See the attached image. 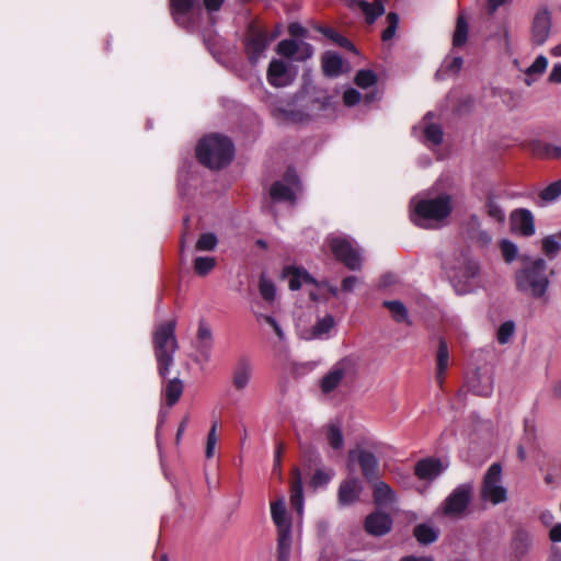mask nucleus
I'll list each match as a JSON object with an SVG mask.
<instances>
[{"label": "nucleus", "instance_id": "obj_1", "mask_svg": "<svg viewBox=\"0 0 561 561\" xmlns=\"http://www.w3.org/2000/svg\"><path fill=\"white\" fill-rule=\"evenodd\" d=\"M176 320L171 319L156 325L152 333L153 355L160 378L165 379L174 364V355L179 350L175 336Z\"/></svg>", "mask_w": 561, "mask_h": 561}, {"label": "nucleus", "instance_id": "obj_2", "mask_svg": "<svg viewBox=\"0 0 561 561\" xmlns=\"http://www.w3.org/2000/svg\"><path fill=\"white\" fill-rule=\"evenodd\" d=\"M233 157L234 146L226 136L210 134L202 138L196 146L197 161L210 170L227 167Z\"/></svg>", "mask_w": 561, "mask_h": 561}, {"label": "nucleus", "instance_id": "obj_3", "mask_svg": "<svg viewBox=\"0 0 561 561\" xmlns=\"http://www.w3.org/2000/svg\"><path fill=\"white\" fill-rule=\"evenodd\" d=\"M547 268L548 266L543 259L529 260L515 274L517 290L535 299L545 297L550 284Z\"/></svg>", "mask_w": 561, "mask_h": 561}, {"label": "nucleus", "instance_id": "obj_4", "mask_svg": "<svg viewBox=\"0 0 561 561\" xmlns=\"http://www.w3.org/2000/svg\"><path fill=\"white\" fill-rule=\"evenodd\" d=\"M271 516L277 528V561H289L291 551V519L283 500L271 503Z\"/></svg>", "mask_w": 561, "mask_h": 561}, {"label": "nucleus", "instance_id": "obj_5", "mask_svg": "<svg viewBox=\"0 0 561 561\" xmlns=\"http://www.w3.org/2000/svg\"><path fill=\"white\" fill-rule=\"evenodd\" d=\"M451 209V197L447 194L431 199H421L414 207L413 220L417 226L427 228L426 220H444L450 215Z\"/></svg>", "mask_w": 561, "mask_h": 561}, {"label": "nucleus", "instance_id": "obj_6", "mask_svg": "<svg viewBox=\"0 0 561 561\" xmlns=\"http://www.w3.org/2000/svg\"><path fill=\"white\" fill-rule=\"evenodd\" d=\"M442 267L450 280H469L478 275V264L463 251H454L442 261Z\"/></svg>", "mask_w": 561, "mask_h": 561}, {"label": "nucleus", "instance_id": "obj_7", "mask_svg": "<svg viewBox=\"0 0 561 561\" xmlns=\"http://www.w3.org/2000/svg\"><path fill=\"white\" fill-rule=\"evenodd\" d=\"M270 45L266 30L255 21L248 24L243 38V48L248 61L256 65Z\"/></svg>", "mask_w": 561, "mask_h": 561}, {"label": "nucleus", "instance_id": "obj_8", "mask_svg": "<svg viewBox=\"0 0 561 561\" xmlns=\"http://www.w3.org/2000/svg\"><path fill=\"white\" fill-rule=\"evenodd\" d=\"M329 247L334 257L351 271L362 268V259L358 250L352 242L342 237L329 239Z\"/></svg>", "mask_w": 561, "mask_h": 561}, {"label": "nucleus", "instance_id": "obj_9", "mask_svg": "<svg viewBox=\"0 0 561 561\" xmlns=\"http://www.w3.org/2000/svg\"><path fill=\"white\" fill-rule=\"evenodd\" d=\"M347 459L348 466L353 462L358 465L363 478L368 483H373L380 478L379 460L374 453L354 448L348 450Z\"/></svg>", "mask_w": 561, "mask_h": 561}, {"label": "nucleus", "instance_id": "obj_10", "mask_svg": "<svg viewBox=\"0 0 561 561\" xmlns=\"http://www.w3.org/2000/svg\"><path fill=\"white\" fill-rule=\"evenodd\" d=\"M472 494L469 483L460 484L446 497L443 504V513L446 516H460L467 510Z\"/></svg>", "mask_w": 561, "mask_h": 561}, {"label": "nucleus", "instance_id": "obj_11", "mask_svg": "<svg viewBox=\"0 0 561 561\" xmlns=\"http://www.w3.org/2000/svg\"><path fill=\"white\" fill-rule=\"evenodd\" d=\"M353 371L354 362L348 357L342 358L322 377L320 381L321 391L325 394L331 393L341 385L342 380Z\"/></svg>", "mask_w": 561, "mask_h": 561}, {"label": "nucleus", "instance_id": "obj_12", "mask_svg": "<svg viewBox=\"0 0 561 561\" xmlns=\"http://www.w3.org/2000/svg\"><path fill=\"white\" fill-rule=\"evenodd\" d=\"M364 486L357 477H347L342 480L336 493L337 505L348 507L359 502Z\"/></svg>", "mask_w": 561, "mask_h": 561}, {"label": "nucleus", "instance_id": "obj_13", "mask_svg": "<svg viewBox=\"0 0 561 561\" xmlns=\"http://www.w3.org/2000/svg\"><path fill=\"white\" fill-rule=\"evenodd\" d=\"M551 31V13L547 8L536 12L530 27V42L534 46H542Z\"/></svg>", "mask_w": 561, "mask_h": 561}, {"label": "nucleus", "instance_id": "obj_14", "mask_svg": "<svg viewBox=\"0 0 561 561\" xmlns=\"http://www.w3.org/2000/svg\"><path fill=\"white\" fill-rule=\"evenodd\" d=\"M392 518L389 514L381 511L369 513L364 520V530L374 537H382L391 531Z\"/></svg>", "mask_w": 561, "mask_h": 561}, {"label": "nucleus", "instance_id": "obj_15", "mask_svg": "<svg viewBox=\"0 0 561 561\" xmlns=\"http://www.w3.org/2000/svg\"><path fill=\"white\" fill-rule=\"evenodd\" d=\"M213 346H214L213 331H211L209 324L204 319H201L198 321V328H197V332H196L195 348L197 351L198 356L204 362L209 360Z\"/></svg>", "mask_w": 561, "mask_h": 561}, {"label": "nucleus", "instance_id": "obj_16", "mask_svg": "<svg viewBox=\"0 0 561 561\" xmlns=\"http://www.w3.org/2000/svg\"><path fill=\"white\" fill-rule=\"evenodd\" d=\"M511 226L524 237H531L536 231L534 215L526 208L515 209L511 214Z\"/></svg>", "mask_w": 561, "mask_h": 561}, {"label": "nucleus", "instance_id": "obj_17", "mask_svg": "<svg viewBox=\"0 0 561 561\" xmlns=\"http://www.w3.org/2000/svg\"><path fill=\"white\" fill-rule=\"evenodd\" d=\"M282 278L288 279V287L290 290L300 289L302 283L310 285H319V280H317L311 274H309L304 267L288 265L285 266L282 271Z\"/></svg>", "mask_w": 561, "mask_h": 561}, {"label": "nucleus", "instance_id": "obj_18", "mask_svg": "<svg viewBox=\"0 0 561 561\" xmlns=\"http://www.w3.org/2000/svg\"><path fill=\"white\" fill-rule=\"evenodd\" d=\"M444 466L440 459L427 457L419 460L414 466V474L423 481L435 480L443 471Z\"/></svg>", "mask_w": 561, "mask_h": 561}, {"label": "nucleus", "instance_id": "obj_19", "mask_svg": "<svg viewBox=\"0 0 561 561\" xmlns=\"http://www.w3.org/2000/svg\"><path fill=\"white\" fill-rule=\"evenodd\" d=\"M526 150L538 159L556 160L561 158V146L552 145L539 139L529 141L526 145Z\"/></svg>", "mask_w": 561, "mask_h": 561}, {"label": "nucleus", "instance_id": "obj_20", "mask_svg": "<svg viewBox=\"0 0 561 561\" xmlns=\"http://www.w3.org/2000/svg\"><path fill=\"white\" fill-rule=\"evenodd\" d=\"M533 546L531 534L519 527L514 530L511 541L512 554L516 560H522L530 550Z\"/></svg>", "mask_w": 561, "mask_h": 561}, {"label": "nucleus", "instance_id": "obj_21", "mask_svg": "<svg viewBox=\"0 0 561 561\" xmlns=\"http://www.w3.org/2000/svg\"><path fill=\"white\" fill-rule=\"evenodd\" d=\"M370 484L373 488V501L376 507L386 508L397 502L396 492L380 478Z\"/></svg>", "mask_w": 561, "mask_h": 561}, {"label": "nucleus", "instance_id": "obj_22", "mask_svg": "<svg viewBox=\"0 0 561 561\" xmlns=\"http://www.w3.org/2000/svg\"><path fill=\"white\" fill-rule=\"evenodd\" d=\"M267 81L276 88L286 87L290 83L287 65L280 59H273L267 68Z\"/></svg>", "mask_w": 561, "mask_h": 561}, {"label": "nucleus", "instance_id": "obj_23", "mask_svg": "<svg viewBox=\"0 0 561 561\" xmlns=\"http://www.w3.org/2000/svg\"><path fill=\"white\" fill-rule=\"evenodd\" d=\"M347 7L350 9L359 8L365 14L367 24L375 23L386 12L382 0H375L374 3H369L366 0H350Z\"/></svg>", "mask_w": 561, "mask_h": 561}, {"label": "nucleus", "instance_id": "obj_24", "mask_svg": "<svg viewBox=\"0 0 561 561\" xmlns=\"http://www.w3.org/2000/svg\"><path fill=\"white\" fill-rule=\"evenodd\" d=\"M161 393L164 399V404L168 408L174 407L181 399L184 390L183 381L175 377L172 379H163Z\"/></svg>", "mask_w": 561, "mask_h": 561}, {"label": "nucleus", "instance_id": "obj_25", "mask_svg": "<svg viewBox=\"0 0 561 561\" xmlns=\"http://www.w3.org/2000/svg\"><path fill=\"white\" fill-rule=\"evenodd\" d=\"M290 505L298 513L301 514L304 510V490L302 479L299 468L291 470L290 477Z\"/></svg>", "mask_w": 561, "mask_h": 561}, {"label": "nucleus", "instance_id": "obj_26", "mask_svg": "<svg viewBox=\"0 0 561 561\" xmlns=\"http://www.w3.org/2000/svg\"><path fill=\"white\" fill-rule=\"evenodd\" d=\"M196 0H169L171 15L174 22L182 27L190 25L187 14L194 8Z\"/></svg>", "mask_w": 561, "mask_h": 561}, {"label": "nucleus", "instance_id": "obj_27", "mask_svg": "<svg viewBox=\"0 0 561 561\" xmlns=\"http://www.w3.org/2000/svg\"><path fill=\"white\" fill-rule=\"evenodd\" d=\"M252 366L247 357H241L236 363L232 370V385L237 390H243L251 378Z\"/></svg>", "mask_w": 561, "mask_h": 561}, {"label": "nucleus", "instance_id": "obj_28", "mask_svg": "<svg viewBox=\"0 0 561 561\" xmlns=\"http://www.w3.org/2000/svg\"><path fill=\"white\" fill-rule=\"evenodd\" d=\"M343 59L332 51H327L321 58L322 72L328 78H336L342 73Z\"/></svg>", "mask_w": 561, "mask_h": 561}, {"label": "nucleus", "instance_id": "obj_29", "mask_svg": "<svg viewBox=\"0 0 561 561\" xmlns=\"http://www.w3.org/2000/svg\"><path fill=\"white\" fill-rule=\"evenodd\" d=\"M449 365V350L447 342L444 337L438 340V350L436 354V379L439 386H442L445 373Z\"/></svg>", "mask_w": 561, "mask_h": 561}, {"label": "nucleus", "instance_id": "obj_30", "mask_svg": "<svg viewBox=\"0 0 561 561\" xmlns=\"http://www.w3.org/2000/svg\"><path fill=\"white\" fill-rule=\"evenodd\" d=\"M316 30L321 33L324 37L336 44L337 46L345 48L348 51L356 53L355 45L345 36L336 32L334 28L329 26L319 25Z\"/></svg>", "mask_w": 561, "mask_h": 561}, {"label": "nucleus", "instance_id": "obj_31", "mask_svg": "<svg viewBox=\"0 0 561 561\" xmlns=\"http://www.w3.org/2000/svg\"><path fill=\"white\" fill-rule=\"evenodd\" d=\"M481 497L496 505L507 500V491L501 484L482 485Z\"/></svg>", "mask_w": 561, "mask_h": 561}, {"label": "nucleus", "instance_id": "obj_32", "mask_svg": "<svg viewBox=\"0 0 561 561\" xmlns=\"http://www.w3.org/2000/svg\"><path fill=\"white\" fill-rule=\"evenodd\" d=\"M413 536L420 545L427 546L438 539L439 533L428 524H419L413 529Z\"/></svg>", "mask_w": 561, "mask_h": 561}, {"label": "nucleus", "instance_id": "obj_33", "mask_svg": "<svg viewBox=\"0 0 561 561\" xmlns=\"http://www.w3.org/2000/svg\"><path fill=\"white\" fill-rule=\"evenodd\" d=\"M468 388L473 394L480 397H490L493 392V386L490 378L486 377L483 380L478 374L468 381Z\"/></svg>", "mask_w": 561, "mask_h": 561}, {"label": "nucleus", "instance_id": "obj_34", "mask_svg": "<svg viewBox=\"0 0 561 561\" xmlns=\"http://www.w3.org/2000/svg\"><path fill=\"white\" fill-rule=\"evenodd\" d=\"M382 306L391 313L392 319L398 323L411 324L405 306L399 300H385Z\"/></svg>", "mask_w": 561, "mask_h": 561}, {"label": "nucleus", "instance_id": "obj_35", "mask_svg": "<svg viewBox=\"0 0 561 561\" xmlns=\"http://www.w3.org/2000/svg\"><path fill=\"white\" fill-rule=\"evenodd\" d=\"M468 31L469 26L466 18L462 14L458 15L456 21V28L453 36L454 47H461L467 43Z\"/></svg>", "mask_w": 561, "mask_h": 561}, {"label": "nucleus", "instance_id": "obj_36", "mask_svg": "<svg viewBox=\"0 0 561 561\" xmlns=\"http://www.w3.org/2000/svg\"><path fill=\"white\" fill-rule=\"evenodd\" d=\"M270 195L274 201H286L294 202L295 193L291 187L285 185L280 181H276L272 184Z\"/></svg>", "mask_w": 561, "mask_h": 561}, {"label": "nucleus", "instance_id": "obj_37", "mask_svg": "<svg viewBox=\"0 0 561 561\" xmlns=\"http://www.w3.org/2000/svg\"><path fill=\"white\" fill-rule=\"evenodd\" d=\"M333 477H334L333 469H329V470L317 469L314 471L313 476L311 477L309 484L311 488L317 490L319 488H323V486L328 485Z\"/></svg>", "mask_w": 561, "mask_h": 561}, {"label": "nucleus", "instance_id": "obj_38", "mask_svg": "<svg viewBox=\"0 0 561 561\" xmlns=\"http://www.w3.org/2000/svg\"><path fill=\"white\" fill-rule=\"evenodd\" d=\"M377 82L376 73L370 69L358 70L354 78V83L362 88L367 89L375 85Z\"/></svg>", "mask_w": 561, "mask_h": 561}, {"label": "nucleus", "instance_id": "obj_39", "mask_svg": "<svg viewBox=\"0 0 561 561\" xmlns=\"http://www.w3.org/2000/svg\"><path fill=\"white\" fill-rule=\"evenodd\" d=\"M561 196V179L550 183L539 193V198L545 203H552Z\"/></svg>", "mask_w": 561, "mask_h": 561}, {"label": "nucleus", "instance_id": "obj_40", "mask_svg": "<svg viewBox=\"0 0 561 561\" xmlns=\"http://www.w3.org/2000/svg\"><path fill=\"white\" fill-rule=\"evenodd\" d=\"M216 266V259L211 256H197L194 260V271L198 276H206Z\"/></svg>", "mask_w": 561, "mask_h": 561}, {"label": "nucleus", "instance_id": "obj_41", "mask_svg": "<svg viewBox=\"0 0 561 561\" xmlns=\"http://www.w3.org/2000/svg\"><path fill=\"white\" fill-rule=\"evenodd\" d=\"M327 439L329 442V445L335 449L339 450L344 445V437L342 434L341 428L335 424H330L327 430Z\"/></svg>", "mask_w": 561, "mask_h": 561}, {"label": "nucleus", "instance_id": "obj_42", "mask_svg": "<svg viewBox=\"0 0 561 561\" xmlns=\"http://www.w3.org/2000/svg\"><path fill=\"white\" fill-rule=\"evenodd\" d=\"M334 318L331 314H327L323 318L319 319L312 328V335L314 337H321L323 334H327L334 327Z\"/></svg>", "mask_w": 561, "mask_h": 561}, {"label": "nucleus", "instance_id": "obj_43", "mask_svg": "<svg viewBox=\"0 0 561 561\" xmlns=\"http://www.w3.org/2000/svg\"><path fill=\"white\" fill-rule=\"evenodd\" d=\"M218 243V239L215 233L206 232L202 233L196 241L195 249L197 251H213Z\"/></svg>", "mask_w": 561, "mask_h": 561}, {"label": "nucleus", "instance_id": "obj_44", "mask_svg": "<svg viewBox=\"0 0 561 561\" xmlns=\"http://www.w3.org/2000/svg\"><path fill=\"white\" fill-rule=\"evenodd\" d=\"M542 252L549 259L552 260L561 250V244L556 240L554 236H547L541 241Z\"/></svg>", "mask_w": 561, "mask_h": 561}, {"label": "nucleus", "instance_id": "obj_45", "mask_svg": "<svg viewBox=\"0 0 561 561\" xmlns=\"http://www.w3.org/2000/svg\"><path fill=\"white\" fill-rule=\"evenodd\" d=\"M388 26L381 33V39L388 42L393 38L399 25V15L396 12H389L387 15Z\"/></svg>", "mask_w": 561, "mask_h": 561}, {"label": "nucleus", "instance_id": "obj_46", "mask_svg": "<svg viewBox=\"0 0 561 561\" xmlns=\"http://www.w3.org/2000/svg\"><path fill=\"white\" fill-rule=\"evenodd\" d=\"M502 479V467L500 463H492L484 474L482 485L500 484Z\"/></svg>", "mask_w": 561, "mask_h": 561}, {"label": "nucleus", "instance_id": "obj_47", "mask_svg": "<svg viewBox=\"0 0 561 561\" xmlns=\"http://www.w3.org/2000/svg\"><path fill=\"white\" fill-rule=\"evenodd\" d=\"M299 49V45L294 39H283L277 44L276 51L278 55L291 58Z\"/></svg>", "mask_w": 561, "mask_h": 561}, {"label": "nucleus", "instance_id": "obj_48", "mask_svg": "<svg viewBox=\"0 0 561 561\" xmlns=\"http://www.w3.org/2000/svg\"><path fill=\"white\" fill-rule=\"evenodd\" d=\"M424 136L427 141L437 146L443 142V129L438 124H430L424 129Z\"/></svg>", "mask_w": 561, "mask_h": 561}, {"label": "nucleus", "instance_id": "obj_49", "mask_svg": "<svg viewBox=\"0 0 561 561\" xmlns=\"http://www.w3.org/2000/svg\"><path fill=\"white\" fill-rule=\"evenodd\" d=\"M500 249H501L503 259L506 263H511L516 259L518 249L514 242H512L507 239H504L500 242Z\"/></svg>", "mask_w": 561, "mask_h": 561}, {"label": "nucleus", "instance_id": "obj_50", "mask_svg": "<svg viewBox=\"0 0 561 561\" xmlns=\"http://www.w3.org/2000/svg\"><path fill=\"white\" fill-rule=\"evenodd\" d=\"M259 290L264 300L273 301L275 299V286L272 280L266 279L263 275L259 282Z\"/></svg>", "mask_w": 561, "mask_h": 561}, {"label": "nucleus", "instance_id": "obj_51", "mask_svg": "<svg viewBox=\"0 0 561 561\" xmlns=\"http://www.w3.org/2000/svg\"><path fill=\"white\" fill-rule=\"evenodd\" d=\"M217 426H218V423H217V421H215L211 424V427L207 434L206 448H205V456L207 459H210L215 454V447L217 444Z\"/></svg>", "mask_w": 561, "mask_h": 561}, {"label": "nucleus", "instance_id": "obj_52", "mask_svg": "<svg viewBox=\"0 0 561 561\" xmlns=\"http://www.w3.org/2000/svg\"><path fill=\"white\" fill-rule=\"evenodd\" d=\"M515 332V324L513 321H505L503 322L496 334V339L500 344H505L510 341V339L513 336Z\"/></svg>", "mask_w": 561, "mask_h": 561}, {"label": "nucleus", "instance_id": "obj_53", "mask_svg": "<svg viewBox=\"0 0 561 561\" xmlns=\"http://www.w3.org/2000/svg\"><path fill=\"white\" fill-rule=\"evenodd\" d=\"M485 208H486L488 215L492 219H494V220H496L499 222L504 221V219H505L504 211L501 208V206L493 198L489 197L486 199Z\"/></svg>", "mask_w": 561, "mask_h": 561}, {"label": "nucleus", "instance_id": "obj_54", "mask_svg": "<svg viewBox=\"0 0 561 561\" xmlns=\"http://www.w3.org/2000/svg\"><path fill=\"white\" fill-rule=\"evenodd\" d=\"M547 66H548V59L543 56V55H540L538 56L535 61L527 68L526 70V75L527 76H531V75H541L545 72V70L547 69Z\"/></svg>", "mask_w": 561, "mask_h": 561}, {"label": "nucleus", "instance_id": "obj_55", "mask_svg": "<svg viewBox=\"0 0 561 561\" xmlns=\"http://www.w3.org/2000/svg\"><path fill=\"white\" fill-rule=\"evenodd\" d=\"M360 93L353 88H350L343 93V102L346 106H354L360 101Z\"/></svg>", "mask_w": 561, "mask_h": 561}, {"label": "nucleus", "instance_id": "obj_56", "mask_svg": "<svg viewBox=\"0 0 561 561\" xmlns=\"http://www.w3.org/2000/svg\"><path fill=\"white\" fill-rule=\"evenodd\" d=\"M288 34L294 38H305L308 35V30L298 22H291L287 27Z\"/></svg>", "mask_w": 561, "mask_h": 561}, {"label": "nucleus", "instance_id": "obj_57", "mask_svg": "<svg viewBox=\"0 0 561 561\" xmlns=\"http://www.w3.org/2000/svg\"><path fill=\"white\" fill-rule=\"evenodd\" d=\"M358 283V278L354 275L346 276L342 280V290L345 293L353 291L355 285Z\"/></svg>", "mask_w": 561, "mask_h": 561}, {"label": "nucleus", "instance_id": "obj_58", "mask_svg": "<svg viewBox=\"0 0 561 561\" xmlns=\"http://www.w3.org/2000/svg\"><path fill=\"white\" fill-rule=\"evenodd\" d=\"M507 0H486V11L489 15H493L500 7L504 5Z\"/></svg>", "mask_w": 561, "mask_h": 561}, {"label": "nucleus", "instance_id": "obj_59", "mask_svg": "<svg viewBox=\"0 0 561 561\" xmlns=\"http://www.w3.org/2000/svg\"><path fill=\"white\" fill-rule=\"evenodd\" d=\"M264 320L265 322L272 327V329L274 330L275 334L279 337V339H283L284 337V332L282 330V328L279 327V324L277 323V321L272 317V316H265L264 317Z\"/></svg>", "mask_w": 561, "mask_h": 561}, {"label": "nucleus", "instance_id": "obj_60", "mask_svg": "<svg viewBox=\"0 0 561 561\" xmlns=\"http://www.w3.org/2000/svg\"><path fill=\"white\" fill-rule=\"evenodd\" d=\"M225 0H203L204 7L209 12H216L220 10Z\"/></svg>", "mask_w": 561, "mask_h": 561}, {"label": "nucleus", "instance_id": "obj_61", "mask_svg": "<svg viewBox=\"0 0 561 561\" xmlns=\"http://www.w3.org/2000/svg\"><path fill=\"white\" fill-rule=\"evenodd\" d=\"M284 450L283 443H279L276 447L275 454H274V471H280V461H282V454Z\"/></svg>", "mask_w": 561, "mask_h": 561}, {"label": "nucleus", "instance_id": "obj_62", "mask_svg": "<svg viewBox=\"0 0 561 561\" xmlns=\"http://www.w3.org/2000/svg\"><path fill=\"white\" fill-rule=\"evenodd\" d=\"M549 539L552 542H561V523L556 524L549 531Z\"/></svg>", "mask_w": 561, "mask_h": 561}, {"label": "nucleus", "instance_id": "obj_63", "mask_svg": "<svg viewBox=\"0 0 561 561\" xmlns=\"http://www.w3.org/2000/svg\"><path fill=\"white\" fill-rule=\"evenodd\" d=\"M549 81L554 83H561V64L553 66L552 71L549 76Z\"/></svg>", "mask_w": 561, "mask_h": 561}, {"label": "nucleus", "instance_id": "obj_64", "mask_svg": "<svg viewBox=\"0 0 561 561\" xmlns=\"http://www.w3.org/2000/svg\"><path fill=\"white\" fill-rule=\"evenodd\" d=\"M400 561H434V559L431 556L416 557L411 554L402 557Z\"/></svg>", "mask_w": 561, "mask_h": 561}]
</instances>
